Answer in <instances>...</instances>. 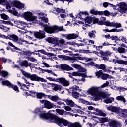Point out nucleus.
Listing matches in <instances>:
<instances>
[{"label": "nucleus", "mask_w": 127, "mask_h": 127, "mask_svg": "<svg viewBox=\"0 0 127 127\" xmlns=\"http://www.w3.org/2000/svg\"><path fill=\"white\" fill-rule=\"evenodd\" d=\"M64 37H65L66 39L68 40H71L72 39H76L79 37V34L76 33L68 34H64L63 35Z\"/></svg>", "instance_id": "9b49d317"}, {"label": "nucleus", "mask_w": 127, "mask_h": 127, "mask_svg": "<svg viewBox=\"0 0 127 127\" xmlns=\"http://www.w3.org/2000/svg\"><path fill=\"white\" fill-rule=\"evenodd\" d=\"M28 60H29L31 62H35V61H37V60H36V59H35L33 57L28 58Z\"/></svg>", "instance_id": "680f3d73"}, {"label": "nucleus", "mask_w": 127, "mask_h": 127, "mask_svg": "<svg viewBox=\"0 0 127 127\" xmlns=\"http://www.w3.org/2000/svg\"><path fill=\"white\" fill-rule=\"evenodd\" d=\"M64 101L66 103V105L70 106V107H73L75 106V102H74L72 100L69 99H64Z\"/></svg>", "instance_id": "412c9836"}, {"label": "nucleus", "mask_w": 127, "mask_h": 127, "mask_svg": "<svg viewBox=\"0 0 127 127\" xmlns=\"http://www.w3.org/2000/svg\"><path fill=\"white\" fill-rule=\"evenodd\" d=\"M10 88H12L13 90L16 91L17 93L19 92V89H18V86H17V85H14L12 84Z\"/></svg>", "instance_id": "de8ad7c7"}, {"label": "nucleus", "mask_w": 127, "mask_h": 127, "mask_svg": "<svg viewBox=\"0 0 127 127\" xmlns=\"http://www.w3.org/2000/svg\"><path fill=\"white\" fill-rule=\"evenodd\" d=\"M87 93L94 97V101H98L101 99H106L111 94H107L104 92H99V88L95 87H92L89 88L87 91Z\"/></svg>", "instance_id": "f03ea898"}, {"label": "nucleus", "mask_w": 127, "mask_h": 127, "mask_svg": "<svg viewBox=\"0 0 127 127\" xmlns=\"http://www.w3.org/2000/svg\"><path fill=\"white\" fill-rule=\"evenodd\" d=\"M103 31H105V32H119V31H121L120 30H117L116 29H112L111 30L105 29H103Z\"/></svg>", "instance_id": "c9c22d12"}, {"label": "nucleus", "mask_w": 127, "mask_h": 127, "mask_svg": "<svg viewBox=\"0 0 127 127\" xmlns=\"http://www.w3.org/2000/svg\"><path fill=\"white\" fill-rule=\"evenodd\" d=\"M96 33L97 32L95 31H92L91 32L88 33V36H89L90 38H93L95 39Z\"/></svg>", "instance_id": "7c9ffc66"}, {"label": "nucleus", "mask_w": 127, "mask_h": 127, "mask_svg": "<svg viewBox=\"0 0 127 127\" xmlns=\"http://www.w3.org/2000/svg\"><path fill=\"white\" fill-rule=\"evenodd\" d=\"M55 10L58 13H60V16L58 17L60 22H63L67 16L66 15V10L59 8H57Z\"/></svg>", "instance_id": "1a4fd4ad"}, {"label": "nucleus", "mask_w": 127, "mask_h": 127, "mask_svg": "<svg viewBox=\"0 0 127 127\" xmlns=\"http://www.w3.org/2000/svg\"><path fill=\"white\" fill-rule=\"evenodd\" d=\"M34 35L35 37L38 39H43V38H45L46 37L45 32L42 30H39V32H34Z\"/></svg>", "instance_id": "9d476101"}, {"label": "nucleus", "mask_w": 127, "mask_h": 127, "mask_svg": "<svg viewBox=\"0 0 127 127\" xmlns=\"http://www.w3.org/2000/svg\"><path fill=\"white\" fill-rule=\"evenodd\" d=\"M109 84H110V82L107 81L106 83H104L101 86V88H105V87H108V86H109Z\"/></svg>", "instance_id": "e2e57ef3"}, {"label": "nucleus", "mask_w": 127, "mask_h": 127, "mask_svg": "<svg viewBox=\"0 0 127 127\" xmlns=\"http://www.w3.org/2000/svg\"><path fill=\"white\" fill-rule=\"evenodd\" d=\"M99 121L101 123H106V122H108L109 118L105 117V118H99Z\"/></svg>", "instance_id": "8fccbe9b"}, {"label": "nucleus", "mask_w": 127, "mask_h": 127, "mask_svg": "<svg viewBox=\"0 0 127 127\" xmlns=\"http://www.w3.org/2000/svg\"><path fill=\"white\" fill-rule=\"evenodd\" d=\"M48 87H52L53 91H59V90H61L62 89V85L55 83H48Z\"/></svg>", "instance_id": "ddd939ff"}, {"label": "nucleus", "mask_w": 127, "mask_h": 127, "mask_svg": "<svg viewBox=\"0 0 127 127\" xmlns=\"http://www.w3.org/2000/svg\"><path fill=\"white\" fill-rule=\"evenodd\" d=\"M120 10L119 11L121 13H126L127 11V4L126 3H121L119 5Z\"/></svg>", "instance_id": "2eb2a0df"}, {"label": "nucleus", "mask_w": 127, "mask_h": 127, "mask_svg": "<svg viewBox=\"0 0 127 127\" xmlns=\"http://www.w3.org/2000/svg\"><path fill=\"white\" fill-rule=\"evenodd\" d=\"M69 127H82V125L79 122H75L68 126Z\"/></svg>", "instance_id": "c85d7f7f"}, {"label": "nucleus", "mask_w": 127, "mask_h": 127, "mask_svg": "<svg viewBox=\"0 0 127 127\" xmlns=\"http://www.w3.org/2000/svg\"><path fill=\"white\" fill-rule=\"evenodd\" d=\"M101 79H102V80H108V79H114V77H113V76H112L111 75L103 73H102Z\"/></svg>", "instance_id": "393cba45"}, {"label": "nucleus", "mask_w": 127, "mask_h": 127, "mask_svg": "<svg viewBox=\"0 0 127 127\" xmlns=\"http://www.w3.org/2000/svg\"><path fill=\"white\" fill-rule=\"evenodd\" d=\"M40 19L43 21V22H45V23H48V18L45 17H40Z\"/></svg>", "instance_id": "5fc2aeb1"}, {"label": "nucleus", "mask_w": 127, "mask_h": 127, "mask_svg": "<svg viewBox=\"0 0 127 127\" xmlns=\"http://www.w3.org/2000/svg\"><path fill=\"white\" fill-rule=\"evenodd\" d=\"M106 65L104 64H101L100 65H96V68L98 69H100L101 70H103L104 72H107V69H106Z\"/></svg>", "instance_id": "cd10ccee"}, {"label": "nucleus", "mask_w": 127, "mask_h": 127, "mask_svg": "<svg viewBox=\"0 0 127 127\" xmlns=\"http://www.w3.org/2000/svg\"><path fill=\"white\" fill-rule=\"evenodd\" d=\"M47 41L48 43L57 45L58 44V38L49 37L47 38Z\"/></svg>", "instance_id": "4468645a"}, {"label": "nucleus", "mask_w": 127, "mask_h": 127, "mask_svg": "<svg viewBox=\"0 0 127 127\" xmlns=\"http://www.w3.org/2000/svg\"><path fill=\"white\" fill-rule=\"evenodd\" d=\"M73 82L74 84H77L78 85L79 84V82H81V79H77L76 78H74Z\"/></svg>", "instance_id": "0e129e2a"}, {"label": "nucleus", "mask_w": 127, "mask_h": 127, "mask_svg": "<svg viewBox=\"0 0 127 127\" xmlns=\"http://www.w3.org/2000/svg\"><path fill=\"white\" fill-rule=\"evenodd\" d=\"M40 25L44 28V30L47 33H54L56 31H65L64 27L54 26L53 27L48 26L47 25L44 24L43 23H40Z\"/></svg>", "instance_id": "7ed1b4c3"}, {"label": "nucleus", "mask_w": 127, "mask_h": 127, "mask_svg": "<svg viewBox=\"0 0 127 127\" xmlns=\"http://www.w3.org/2000/svg\"><path fill=\"white\" fill-rule=\"evenodd\" d=\"M117 101H122L123 103H126V99L123 96H118L116 97Z\"/></svg>", "instance_id": "e433bc0d"}, {"label": "nucleus", "mask_w": 127, "mask_h": 127, "mask_svg": "<svg viewBox=\"0 0 127 127\" xmlns=\"http://www.w3.org/2000/svg\"><path fill=\"white\" fill-rule=\"evenodd\" d=\"M34 52H30L29 51H23V54L24 55H26L27 56H30V55H32V54H34Z\"/></svg>", "instance_id": "37998d69"}, {"label": "nucleus", "mask_w": 127, "mask_h": 127, "mask_svg": "<svg viewBox=\"0 0 127 127\" xmlns=\"http://www.w3.org/2000/svg\"><path fill=\"white\" fill-rule=\"evenodd\" d=\"M108 125L110 127H120L122 126V124H121V123L116 120L111 121L108 124Z\"/></svg>", "instance_id": "dca6fc26"}, {"label": "nucleus", "mask_w": 127, "mask_h": 127, "mask_svg": "<svg viewBox=\"0 0 127 127\" xmlns=\"http://www.w3.org/2000/svg\"><path fill=\"white\" fill-rule=\"evenodd\" d=\"M95 111L96 112H93V114L96 115V116H100L101 117H106V116H107L106 113H104L101 110H100L98 108H96Z\"/></svg>", "instance_id": "f3484780"}, {"label": "nucleus", "mask_w": 127, "mask_h": 127, "mask_svg": "<svg viewBox=\"0 0 127 127\" xmlns=\"http://www.w3.org/2000/svg\"><path fill=\"white\" fill-rule=\"evenodd\" d=\"M58 44L57 46H59V45H60V47H61V45L63 46V45H66V40H65V39H61L60 40H59L58 38Z\"/></svg>", "instance_id": "a878e982"}, {"label": "nucleus", "mask_w": 127, "mask_h": 127, "mask_svg": "<svg viewBox=\"0 0 127 127\" xmlns=\"http://www.w3.org/2000/svg\"><path fill=\"white\" fill-rule=\"evenodd\" d=\"M103 12V14H101V15H106V16H109V15H110V12H109V11H105L104 12V11H102Z\"/></svg>", "instance_id": "338daca9"}, {"label": "nucleus", "mask_w": 127, "mask_h": 127, "mask_svg": "<svg viewBox=\"0 0 127 127\" xmlns=\"http://www.w3.org/2000/svg\"><path fill=\"white\" fill-rule=\"evenodd\" d=\"M14 23H16V24H18V25H21V26H23V27H25L26 26V23L20 21H15Z\"/></svg>", "instance_id": "4c0bfd02"}, {"label": "nucleus", "mask_w": 127, "mask_h": 127, "mask_svg": "<svg viewBox=\"0 0 127 127\" xmlns=\"http://www.w3.org/2000/svg\"><path fill=\"white\" fill-rule=\"evenodd\" d=\"M37 97L38 99H42L43 97H46V95L42 92L37 93Z\"/></svg>", "instance_id": "c03bdc74"}, {"label": "nucleus", "mask_w": 127, "mask_h": 127, "mask_svg": "<svg viewBox=\"0 0 127 127\" xmlns=\"http://www.w3.org/2000/svg\"><path fill=\"white\" fill-rule=\"evenodd\" d=\"M2 84L3 85V86H7V87H9V88H10L11 85L12 84V83L8 80L3 81L2 82Z\"/></svg>", "instance_id": "f704fd0d"}, {"label": "nucleus", "mask_w": 127, "mask_h": 127, "mask_svg": "<svg viewBox=\"0 0 127 127\" xmlns=\"http://www.w3.org/2000/svg\"><path fill=\"white\" fill-rule=\"evenodd\" d=\"M120 40L123 42H125V43H127V40L125 37H121Z\"/></svg>", "instance_id": "774afa93"}, {"label": "nucleus", "mask_w": 127, "mask_h": 127, "mask_svg": "<svg viewBox=\"0 0 127 127\" xmlns=\"http://www.w3.org/2000/svg\"><path fill=\"white\" fill-rule=\"evenodd\" d=\"M1 17L2 19H4V20H7V19H8L9 18L8 16L5 14H1Z\"/></svg>", "instance_id": "6e6d98bb"}, {"label": "nucleus", "mask_w": 127, "mask_h": 127, "mask_svg": "<svg viewBox=\"0 0 127 127\" xmlns=\"http://www.w3.org/2000/svg\"><path fill=\"white\" fill-rule=\"evenodd\" d=\"M111 112H113V113H118V112H119V109H118V107L113 106Z\"/></svg>", "instance_id": "13d9d810"}, {"label": "nucleus", "mask_w": 127, "mask_h": 127, "mask_svg": "<svg viewBox=\"0 0 127 127\" xmlns=\"http://www.w3.org/2000/svg\"><path fill=\"white\" fill-rule=\"evenodd\" d=\"M22 42H26V43H27V41H25L24 40H23V39H22V38H20L19 39L18 38V41L16 42V43H18V44H22Z\"/></svg>", "instance_id": "3c124183"}, {"label": "nucleus", "mask_w": 127, "mask_h": 127, "mask_svg": "<svg viewBox=\"0 0 127 127\" xmlns=\"http://www.w3.org/2000/svg\"><path fill=\"white\" fill-rule=\"evenodd\" d=\"M98 24L99 25H106V26H110V27H116V28H120V27H122V25L120 23H114L111 22L109 21H106L104 23V22L102 21H98Z\"/></svg>", "instance_id": "0eeeda50"}, {"label": "nucleus", "mask_w": 127, "mask_h": 127, "mask_svg": "<svg viewBox=\"0 0 127 127\" xmlns=\"http://www.w3.org/2000/svg\"><path fill=\"white\" fill-rule=\"evenodd\" d=\"M103 71L102 70H99L98 71H96L95 72V75L97 77L98 79H101L102 78V76L103 75Z\"/></svg>", "instance_id": "a19ab883"}, {"label": "nucleus", "mask_w": 127, "mask_h": 127, "mask_svg": "<svg viewBox=\"0 0 127 127\" xmlns=\"http://www.w3.org/2000/svg\"><path fill=\"white\" fill-rule=\"evenodd\" d=\"M72 60H73L74 61H77V60H85V58L80 56L74 57Z\"/></svg>", "instance_id": "09e8293b"}, {"label": "nucleus", "mask_w": 127, "mask_h": 127, "mask_svg": "<svg viewBox=\"0 0 127 127\" xmlns=\"http://www.w3.org/2000/svg\"><path fill=\"white\" fill-rule=\"evenodd\" d=\"M80 90V87L79 86H76L75 87H71L69 88L68 91L69 93H71L72 92H76V91H79Z\"/></svg>", "instance_id": "2f4dec72"}, {"label": "nucleus", "mask_w": 127, "mask_h": 127, "mask_svg": "<svg viewBox=\"0 0 127 127\" xmlns=\"http://www.w3.org/2000/svg\"><path fill=\"white\" fill-rule=\"evenodd\" d=\"M58 58H61V59H64V60H72L73 58L71 57H69L67 56H65L64 55H58Z\"/></svg>", "instance_id": "4be33fe9"}, {"label": "nucleus", "mask_w": 127, "mask_h": 127, "mask_svg": "<svg viewBox=\"0 0 127 127\" xmlns=\"http://www.w3.org/2000/svg\"><path fill=\"white\" fill-rule=\"evenodd\" d=\"M69 93L72 94L73 98H74L75 99H79L80 93L75 91H71V92Z\"/></svg>", "instance_id": "c756f323"}, {"label": "nucleus", "mask_w": 127, "mask_h": 127, "mask_svg": "<svg viewBox=\"0 0 127 127\" xmlns=\"http://www.w3.org/2000/svg\"><path fill=\"white\" fill-rule=\"evenodd\" d=\"M1 76H2V77H4V78H5V77L8 76V72H7L5 71H1Z\"/></svg>", "instance_id": "4d7b16f0"}, {"label": "nucleus", "mask_w": 127, "mask_h": 127, "mask_svg": "<svg viewBox=\"0 0 127 127\" xmlns=\"http://www.w3.org/2000/svg\"><path fill=\"white\" fill-rule=\"evenodd\" d=\"M71 75L74 77H84L83 73H81L78 72H73L72 73Z\"/></svg>", "instance_id": "ea45409f"}, {"label": "nucleus", "mask_w": 127, "mask_h": 127, "mask_svg": "<svg viewBox=\"0 0 127 127\" xmlns=\"http://www.w3.org/2000/svg\"><path fill=\"white\" fill-rule=\"evenodd\" d=\"M16 7L19 9H24V5L21 4L16 5Z\"/></svg>", "instance_id": "bf43d9fd"}, {"label": "nucleus", "mask_w": 127, "mask_h": 127, "mask_svg": "<svg viewBox=\"0 0 127 127\" xmlns=\"http://www.w3.org/2000/svg\"><path fill=\"white\" fill-rule=\"evenodd\" d=\"M47 80L50 81V82H57L60 84H61L64 87H68L70 85V82L67 80L65 78H52V77H47Z\"/></svg>", "instance_id": "39448f33"}, {"label": "nucleus", "mask_w": 127, "mask_h": 127, "mask_svg": "<svg viewBox=\"0 0 127 127\" xmlns=\"http://www.w3.org/2000/svg\"><path fill=\"white\" fill-rule=\"evenodd\" d=\"M91 118L93 120V121H95V122H97V123H98V121H97V120H98L99 121V119H100V118H98L96 116H92V115L91 116Z\"/></svg>", "instance_id": "052dcab7"}, {"label": "nucleus", "mask_w": 127, "mask_h": 127, "mask_svg": "<svg viewBox=\"0 0 127 127\" xmlns=\"http://www.w3.org/2000/svg\"><path fill=\"white\" fill-rule=\"evenodd\" d=\"M24 17L27 21H32L34 23L37 22V17L33 16L32 13L31 12H26L23 14Z\"/></svg>", "instance_id": "6e6552de"}, {"label": "nucleus", "mask_w": 127, "mask_h": 127, "mask_svg": "<svg viewBox=\"0 0 127 127\" xmlns=\"http://www.w3.org/2000/svg\"><path fill=\"white\" fill-rule=\"evenodd\" d=\"M72 67L75 69H81L82 67L79 64H71Z\"/></svg>", "instance_id": "603ef678"}, {"label": "nucleus", "mask_w": 127, "mask_h": 127, "mask_svg": "<svg viewBox=\"0 0 127 127\" xmlns=\"http://www.w3.org/2000/svg\"><path fill=\"white\" fill-rule=\"evenodd\" d=\"M20 66L21 67H25V68L31 67V63H28L27 60H24L20 63Z\"/></svg>", "instance_id": "6ab92c4d"}, {"label": "nucleus", "mask_w": 127, "mask_h": 127, "mask_svg": "<svg viewBox=\"0 0 127 127\" xmlns=\"http://www.w3.org/2000/svg\"><path fill=\"white\" fill-rule=\"evenodd\" d=\"M36 92L34 91H29V95L30 96H31L33 97H35L37 95Z\"/></svg>", "instance_id": "864d4df0"}, {"label": "nucleus", "mask_w": 127, "mask_h": 127, "mask_svg": "<svg viewBox=\"0 0 127 127\" xmlns=\"http://www.w3.org/2000/svg\"><path fill=\"white\" fill-rule=\"evenodd\" d=\"M40 118L41 119H45V120H49L51 123H56L58 126L62 127L64 126H68V121L64 118H59L56 115L50 113V111H49L47 113H42L40 114Z\"/></svg>", "instance_id": "f257e3e1"}, {"label": "nucleus", "mask_w": 127, "mask_h": 127, "mask_svg": "<svg viewBox=\"0 0 127 127\" xmlns=\"http://www.w3.org/2000/svg\"><path fill=\"white\" fill-rule=\"evenodd\" d=\"M56 112H57L58 114L61 116H63V115H64L65 113V110L63 109H56Z\"/></svg>", "instance_id": "79ce46f5"}, {"label": "nucleus", "mask_w": 127, "mask_h": 127, "mask_svg": "<svg viewBox=\"0 0 127 127\" xmlns=\"http://www.w3.org/2000/svg\"><path fill=\"white\" fill-rule=\"evenodd\" d=\"M64 108L65 111H71L72 110V108H71L70 106H64Z\"/></svg>", "instance_id": "69168bd1"}, {"label": "nucleus", "mask_w": 127, "mask_h": 127, "mask_svg": "<svg viewBox=\"0 0 127 127\" xmlns=\"http://www.w3.org/2000/svg\"><path fill=\"white\" fill-rule=\"evenodd\" d=\"M90 13L94 14V15H102L103 14V11H99L96 10L95 9H92L90 11Z\"/></svg>", "instance_id": "b1692460"}, {"label": "nucleus", "mask_w": 127, "mask_h": 127, "mask_svg": "<svg viewBox=\"0 0 127 127\" xmlns=\"http://www.w3.org/2000/svg\"><path fill=\"white\" fill-rule=\"evenodd\" d=\"M50 99V100H51V101H53V102H57V101H58V100H59V97L57 96H51Z\"/></svg>", "instance_id": "49530a36"}, {"label": "nucleus", "mask_w": 127, "mask_h": 127, "mask_svg": "<svg viewBox=\"0 0 127 127\" xmlns=\"http://www.w3.org/2000/svg\"><path fill=\"white\" fill-rule=\"evenodd\" d=\"M115 101V98L111 97L110 98H108L103 101L104 103H106V104H111L113 102Z\"/></svg>", "instance_id": "473e14b6"}, {"label": "nucleus", "mask_w": 127, "mask_h": 127, "mask_svg": "<svg viewBox=\"0 0 127 127\" xmlns=\"http://www.w3.org/2000/svg\"><path fill=\"white\" fill-rule=\"evenodd\" d=\"M113 62H116L118 64H123V65H127V61L124 60H118L116 59L113 60Z\"/></svg>", "instance_id": "bb28decb"}, {"label": "nucleus", "mask_w": 127, "mask_h": 127, "mask_svg": "<svg viewBox=\"0 0 127 127\" xmlns=\"http://www.w3.org/2000/svg\"><path fill=\"white\" fill-rule=\"evenodd\" d=\"M40 102L41 104H44V108H46V109H52L53 107L52 103L48 100H40Z\"/></svg>", "instance_id": "f8f14e48"}, {"label": "nucleus", "mask_w": 127, "mask_h": 127, "mask_svg": "<svg viewBox=\"0 0 127 127\" xmlns=\"http://www.w3.org/2000/svg\"><path fill=\"white\" fill-rule=\"evenodd\" d=\"M21 71L22 75L26 77V78H27L28 79H30L31 81H35L36 82H44V83L46 82V80L45 79L39 77L36 74H31L28 72H25L23 70H21Z\"/></svg>", "instance_id": "20e7f679"}, {"label": "nucleus", "mask_w": 127, "mask_h": 127, "mask_svg": "<svg viewBox=\"0 0 127 127\" xmlns=\"http://www.w3.org/2000/svg\"><path fill=\"white\" fill-rule=\"evenodd\" d=\"M7 38L10 40H12L14 42H17L18 41V36L16 35H8Z\"/></svg>", "instance_id": "aec40b11"}, {"label": "nucleus", "mask_w": 127, "mask_h": 127, "mask_svg": "<svg viewBox=\"0 0 127 127\" xmlns=\"http://www.w3.org/2000/svg\"><path fill=\"white\" fill-rule=\"evenodd\" d=\"M17 84L18 85V86H20V89H21V90H23V91H28V89H29V88L27 87L26 85L24 84H21V83H20V82L19 81L17 82Z\"/></svg>", "instance_id": "5701e85b"}, {"label": "nucleus", "mask_w": 127, "mask_h": 127, "mask_svg": "<svg viewBox=\"0 0 127 127\" xmlns=\"http://www.w3.org/2000/svg\"><path fill=\"white\" fill-rule=\"evenodd\" d=\"M93 21L92 18L87 17L85 19V25H88V24H91Z\"/></svg>", "instance_id": "72a5a7b5"}, {"label": "nucleus", "mask_w": 127, "mask_h": 127, "mask_svg": "<svg viewBox=\"0 0 127 127\" xmlns=\"http://www.w3.org/2000/svg\"><path fill=\"white\" fill-rule=\"evenodd\" d=\"M117 51L118 53H126V49L125 48H123L122 47H119L117 48Z\"/></svg>", "instance_id": "58836bf2"}, {"label": "nucleus", "mask_w": 127, "mask_h": 127, "mask_svg": "<svg viewBox=\"0 0 127 127\" xmlns=\"http://www.w3.org/2000/svg\"><path fill=\"white\" fill-rule=\"evenodd\" d=\"M91 53H95V54L98 55V56H100V57H102L103 60H104V61H108L109 60V57H108L111 56V55L113 53V52L109 51H103L101 50L99 52L96 51H93L91 52Z\"/></svg>", "instance_id": "423d86ee"}, {"label": "nucleus", "mask_w": 127, "mask_h": 127, "mask_svg": "<svg viewBox=\"0 0 127 127\" xmlns=\"http://www.w3.org/2000/svg\"><path fill=\"white\" fill-rule=\"evenodd\" d=\"M3 24H7V25H11V26H13V23L11 21H1Z\"/></svg>", "instance_id": "a18cd8bd"}, {"label": "nucleus", "mask_w": 127, "mask_h": 127, "mask_svg": "<svg viewBox=\"0 0 127 127\" xmlns=\"http://www.w3.org/2000/svg\"><path fill=\"white\" fill-rule=\"evenodd\" d=\"M59 68L63 71H70V70H72V69H73V68L70 67L67 64H61L59 66Z\"/></svg>", "instance_id": "a211bd4d"}]
</instances>
